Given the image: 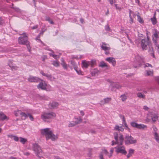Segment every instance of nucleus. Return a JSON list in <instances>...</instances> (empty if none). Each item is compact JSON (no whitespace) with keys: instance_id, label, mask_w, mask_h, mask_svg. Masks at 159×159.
I'll list each match as a JSON object with an SVG mask.
<instances>
[{"instance_id":"1","label":"nucleus","mask_w":159,"mask_h":159,"mask_svg":"<svg viewBox=\"0 0 159 159\" xmlns=\"http://www.w3.org/2000/svg\"><path fill=\"white\" fill-rule=\"evenodd\" d=\"M140 42H141V46L142 49L143 50H146L147 48V46H148L149 47V49H148V52L150 54L151 56H152L153 58H155V57L154 54L152 43L149 40L148 37L147 36L146 38H145L142 40L138 39L135 41V43L137 44L139 43Z\"/></svg>"},{"instance_id":"2","label":"nucleus","mask_w":159,"mask_h":159,"mask_svg":"<svg viewBox=\"0 0 159 159\" xmlns=\"http://www.w3.org/2000/svg\"><path fill=\"white\" fill-rule=\"evenodd\" d=\"M41 134L45 135L47 140L51 139L52 141H54L58 138L57 135L53 134L52 130L49 128H46L40 129Z\"/></svg>"},{"instance_id":"3","label":"nucleus","mask_w":159,"mask_h":159,"mask_svg":"<svg viewBox=\"0 0 159 159\" xmlns=\"http://www.w3.org/2000/svg\"><path fill=\"white\" fill-rule=\"evenodd\" d=\"M28 34L25 33L20 34V44L25 45L26 46L28 51L30 52L31 47L30 42L28 40Z\"/></svg>"},{"instance_id":"4","label":"nucleus","mask_w":159,"mask_h":159,"mask_svg":"<svg viewBox=\"0 0 159 159\" xmlns=\"http://www.w3.org/2000/svg\"><path fill=\"white\" fill-rule=\"evenodd\" d=\"M56 116L55 114L53 112H44L42 114L41 118L45 122H49Z\"/></svg>"},{"instance_id":"5","label":"nucleus","mask_w":159,"mask_h":159,"mask_svg":"<svg viewBox=\"0 0 159 159\" xmlns=\"http://www.w3.org/2000/svg\"><path fill=\"white\" fill-rule=\"evenodd\" d=\"M114 134L115 142L112 141L111 145L113 146L115 144H117L119 145H122L124 141V138L123 135L121 134L118 135L116 133H115Z\"/></svg>"},{"instance_id":"6","label":"nucleus","mask_w":159,"mask_h":159,"mask_svg":"<svg viewBox=\"0 0 159 159\" xmlns=\"http://www.w3.org/2000/svg\"><path fill=\"white\" fill-rule=\"evenodd\" d=\"M33 148L36 155L39 157H41L39 155L42 154L43 152L41 148L38 144L37 143L33 144Z\"/></svg>"},{"instance_id":"7","label":"nucleus","mask_w":159,"mask_h":159,"mask_svg":"<svg viewBox=\"0 0 159 159\" xmlns=\"http://www.w3.org/2000/svg\"><path fill=\"white\" fill-rule=\"evenodd\" d=\"M137 140L130 135H126L125 137V143L126 144H130L136 143Z\"/></svg>"},{"instance_id":"8","label":"nucleus","mask_w":159,"mask_h":159,"mask_svg":"<svg viewBox=\"0 0 159 159\" xmlns=\"http://www.w3.org/2000/svg\"><path fill=\"white\" fill-rule=\"evenodd\" d=\"M37 87L38 89L45 90L47 91H50L52 89L51 86L47 85L45 82L40 83Z\"/></svg>"},{"instance_id":"9","label":"nucleus","mask_w":159,"mask_h":159,"mask_svg":"<svg viewBox=\"0 0 159 159\" xmlns=\"http://www.w3.org/2000/svg\"><path fill=\"white\" fill-rule=\"evenodd\" d=\"M115 148L116 149L115 151L117 153H120L124 154H125L126 153L124 146L118 145Z\"/></svg>"},{"instance_id":"10","label":"nucleus","mask_w":159,"mask_h":159,"mask_svg":"<svg viewBox=\"0 0 159 159\" xmlns=\"http://www.w3.org/2000/svg\"><path fill=\"white\" fill-rule=\"evenodd\" d=\"M130 125L131 126L133 127H135L139 129H144L147 128L146 125L144 124H139L136 122H131Z\"/></svg>"},{"instance_id":"11","label":"nucleus","mask_w":159,"mask_h":159,"mask_svg":"<svg viewBox=\"0 0 159 159\" xmlns=\"http://www.w3.org/2000/svg\"><path fill=\"white\" fill-rule=\"evenodd\" d=\"M148 117H151L153 122L156 121L158 119V115L157 113H154L149 112L148 115Z\"/></svg>"},{"instance_id":"12","label":"nucleus","mask_w":159,"mask_h":159,"mask_svg":"<svg viewBox=\"0 0 159 159\" xmlns=\"http://www.w3.org/2000/svg\"><path fill=\"white\" fill-rule=\"evenodd\" d=\"M29 82H37L40 81V79L36 77L30 76L28 79Z\"/></svg>"},{"instance_id":"13","label":"nucleus","mask_w":159,"mask_h":159,"mask_svg":"<svg viewBox=\"0 0 159 159\" xmlns=\"http://www.w3.org/2000/svg\"><path fill=\"white\" fill-rule=\"evenodd\" d=\"M101 48L102 49L105 51V53L106 54H107L109 53V52H107V51H109L110 49V48L107 46L106 44L103 43L101 46Z\"/></svg>"},{"instance_id":"14","label":"nucleus","mask_w":159,"mask_h":159,"mask_svg":"<svg viewBox=\"0 0 159 159\" xmlns=\"http://www.w3.org/2000/svg\"><path fill=\"white\" fill-rule=\"evenodd\" d=\"M105 60L109 63H111L113 66L115 65L116 62L114 58L112 57H109L107 58Z\"/></svg>"},{"instance_id":"15","label":"nucleus","mask_w":159,"mask_h":159,"mask_svg":"<svg viewBox=\"0 0 159 159\" xmlns=\"http://www.w3.org/2000/svg\"><path fill=\"white\" fill-rule=\"evenodd\" d=\"M90 64L89 61L84 60L82 61V67L83 68H87Z\"/></svg>"},{"instance_id":"16","label":"nucleus","mask_w":159,"mask_h":159,"mask_svg":"<svg viewBox=\"0 0 159 159\" xmlns=\"http://www.w3.org/2000/svg\"><path fill=\"white\" fill-rule=\"evenodd\" d=\"M58 103L53 102L49 104V106L50 108H54L57 107L58 105Z\"/></svg>"},{"instance_id":"17","label":"nucleus","mask_w":159,"mask_h":159,"mask_svg":"<svg viewBox=\"0 0 159 159\" xmlns=\"http://www.w3.org/2000/svg\"><path fill=\"white\" fill-rule=\"evenodd\" d=\"M8 117L7 116L2 112H0V120H8Z\"/></svg>"},{"instance_id":"18","label":"nucleus","mask_w":159,"mask_h":159,"mask_svg":"<svg viewBox=\"0 0 159 159\" xmlns=\"http://www.w3.org/2000/svg\"><path fill=\"white\" fill-rule=\"evenodd\" d=\"M158 37V35L157 32H156L154 33L152 36V40L153 41L155 42V44L157 43V40Z\"/></svg>"},{"instance_id":"19","label":"nucleus","mask_w":159,"mask_h":159,"mask_svg":"<svg viewBox=\"0 0 159 159\" xmlns=\"http://www.w3.org/2000/svg\"><path fill=\"white\" fill-rule=\"evenodd\" d=\"M120 117L122 119L123 124L124 125L125 127L127 128H128V127L126 123L125 116L123 115H120Z\"/></svg>"},{"instance_id":"20","label":"nucleus","mask_w":159,"mask_h":159,"mask_svg":"<svg viewBox=\"0 0 159 159\" xmlns=\"http://www.w3.org/2000/svg\"><path fill=\"white\" fill-rule=\"evenodd\" d=\"M81 121V119L80 118L77 120L75 121V122L73 121V123H70L69 125V127H72L74 126L76 124L80 123Z\"/></svg>"},{"instance_id":"21","label":"nucleus","mask_w":159,"mask_h":159,"mask_svg":"<svg viewBox=\"0 0 159 159\" xmlns=\"http://www.w3.org/2000/svg\"><path fill=\"white\" fill-rule=\"evenodd\" d=\"M155 16H156V13L155 12L153 17L151 18V21L152 23V24L153 25H155L156 24L157 22V19L156 17Z\"/></svg>"},{"instance_id":"22","label":"nucleus","mask_w":159,"mask_h":159,"mask_svg":"<svg viewBox=\"0 0 159 159\" xmlns=\"http://www.w3.org/2000/svg\"><path fill=\"white\" fill-rule=\"evenodd\" d=\"M43 30V29H42V31H41V32L39 34V35L37 37V38H36V40H38L39 41V42L42 44L43 45V46H44V43H43V42H42L40 40V39H39L40 37V36L41 34H43V33H44V32L45 31V30Z\"/></svg>"},{"instance_id":"23","label":"nucleus","mask_w":159,"mask_h":159,"mask_svg":"<svg viewBox=\"0 0 159 159\" xmlns=\"http://www.w3.org/2000/svg\"><path fill=\"white\" fill-rule=\"evenodd\" d=\"M61 65H62L63 68L67 70V65L65 63L64 60L63 58L61 59Z\"/></svg>"},{"instance_id":"24","label":"nucleus","mask_w":159,"mask_h":159,"mask_svg":"<svg viewBox=\"0 0 159 159\" xmlns=\"http://www.w3.org/2000/svg\"><path fill=\"white\" fill-rule=\"evenodd\" d=\"M129 15H131V16H132V17L133 18H135L136 16L137 15H139V13L138 12H137V13L135 14L134 13V12L133 11H131V10H129Z\"/></svg>"},{"instance_id":"25","label":"nucleus","mask_w":159,"mask_h":159,"mask_svg":"<svg viewBox=\"0 0 159 159\" xmlns=\"http://www.w3.org/2000/svg\"><path fill=\"white\" fill-rule=\"evenodd\" d=\"M8 136L12 139H13L16 141H18L19 140V138L17 136H13L12 135H8Z\"/></svg>"},{"instance_id":"26","label":"nucleus","mask_w":159,"mask_h":159,"mask_svg":"<svg viewBox=\"0 0 159 159\" xmlns=\"http://www.w3.org/2000/svg\"><path fill=\"white\" fill-rule=\"evenodd\" d=\"M154 138L158 142H159V135L157 133H155L153 134Z\"/></svg>"},{"instance_id":"27","label":"nucleus","mask_w":159,"mask_h":159,"mask_svg":"<svg viewBox=\"0 0 159 159\" xmlns=\"http://www.w3.org/2000/svg\"><path fill=\"white\" fill-rule=\"evenodd\" d=\"M136 59L139 65L138 66H140V63L142 60L141 57L137 55L136 57Z\"/></svg>"},{"instance_id":"28","label":"nucleus","mask_w":159,"mask_h":159,"mask_svg":"<svg viewBox=\"0 0 159 159\" xmlns=\"http://www.w3.org/2000/svg\"><path fill=\"white\" fill-rule=\"evenodd\" d=\"M99 72L98 69H95L91 70V72L92 76H94L96 74H98Z\"/></svg>"},{"instance_id":"29","label":"nucleus","mask_w":159,"mask_h":159,"mask_svg":"<svg viewBox=\"0 0 159 159\" xmlns=\"http://www.w3.org/2000/svg\"><path fill=\"white\" fill-rule=\"evenodd\" d=\"M115 129L116 130L122 131L124 130V129L121 126L120 127L118 125H116L115 127Z\"/></svg>"},{"instance_id":"30","label":"nucleus","mask_w":159,"mask_h":159,"mask_svg":"<svg viewBox=\"0 0 159 159\" xmlns=\"http://www.w3.org/2000/svg\"><path fill=\"white\" fill-rule=\"evenodd\" d=\"M27 115H27L24 113L20 112V117H21V119L22 120H25L27 116Z\"/></svg>"},{"instance_id":"31","label":"nucleus","mask_w":159,"mask_h":159,"mask_svg":"<svg viewBox=\"0 0 159 159\" xmlns=\"http://www.w3.org/2000/svg\"><path fill=\"white\" fill-rule=\"evenodd\" d=\"M46 77L48 80L51 81H53L54 79V78L52 77L50 74H47Z\"/></svg>"},{"instance_id":"32","label":"nucleus","mask_w":159,"mask_h":159,"mask_svg":"<svg viewBox=\"0 0 159 159\" xmlns=\"http://www.w3.org/2000/svg\"><path fill=\"white\" fill-rule=\"evenodd\" d=\"M137 96L139 98H142L143 99H144L145 98V95L140 92L137 93Z\"/></svg>"},{"instance_id":"33","label":"nucleus","mask_w":159,"mask_h":159,"mask_svg":"<svg viewBox=\"0 0 159 159\" xmlns=\"http://www.w3.org/2000/svg\"><path fill=\"white\" fill-rule=\"evenodd\" d=\"M27 142V140L26 139L20 137V143L23 144H25Z\"/></svg>"},{"instance_id":"34","label":"nucleus","mask_w":159,"mask_h":159,"mask_svg":"<svg viewBox=\"0 0 159 159\" xmlns=\"http://www.w3.org/2000/svg\"><path fill=\"white\" fill-rule=\"evenodd\" d=\"M74 69L78 75H80L82 74L81 71L78 68L77 66L76 67H75Z\"/></svg>"},{"instance_id":"35","label":"nucleus","mask_w":159,"mask_h":159,"mask_svg":"<svg viewBox=\"0 0 159 159\" xmlns=\"http://www.w3.org/2000/svg\"><path fill=\"white\" fill-rule=\"evenodd\" d=\"M137 16L138 17L137 20L140 23H143L144 21L143 19L139 16V15H137Z\"/></svg>"},{"instance_id":"36","label":"nucleus","mask_w":159,"mask_h":159,"mask_svg":"<svg viewBox=\"0 0 159 159\" xmlns=\"http://www.w3.org/2000/svg\"><path fill=\"white\" fill-rule=\"evenodd\" d=\"M102 152L105 154L106 155H107L109 158L111 157L112 156V154H109L108 152H107V150L106 149H104L102 150Z\"/></svg>"},{"instance_id":"37","label":"nucleus","mask_w":159,"mask_h":159,"mask_svg":"<svg viewBox=\"0 0 159 159\" xmlns=\"http://www.w3.org/2000/svg\"><path fill=\"white\" fill-rule=\"evenodd\" d=\"M99 66L102 67H107V65L103 61L100 62Z\"/></svg>"},{"instance_id":"38","label":"nucleus","mask_w":159,"mask_h":159,"mask_svg":"<svg viewBox=\"0 0 159 159\" xmlns=\"http://www.w3.org/2000/svg\"><path fill=\"white\" fill-rule=\"evenodd\" d=\"M152 128L153 129V133L155 134V133H157L158 129L157 127L154 125H153L152 127Z\"/></svg>"},{"instance_id":"39","label":"nucleus","mask_w":159,"mask_h":159,"mask_svg":"<svg viewBox=\"0 0 159 159\" xmlns=\"http://www.w3.org/2000/svg\"><path fill=\"white\" fill-rule=\"evenodd\" d=\"M52 64L56 67H57L59 66V62L57 61H54Z\"/></svg>"},{"instance_id":"40","label":"nucleus","mask_w":159,"mask_h":159,"mask_svg":"<svg viewBox=\"0 0 159 159\" xmlns=\"http://www.w3.org/2000/svg\"><path fill=\"white\" fill-rule=\"evenodd\" d=\"M83 56L82 55H80V56L79 57H78L77 56H72L71 57L72 59H81L82 58Z\"/></svg>"},{"instance_id":"41","label":"nucleus","mask_w":159,"mask_h":159,"mask_svg":"<svg viewBox=\"0 0 159 159\" xmlns=\"http://www.w3.org/2000/svg\"><path fill=\"white\" fill-rule=\"evenodd\" d=\"M120 97L122 100L123 101L125 100L126 99V97L125 94L121 95Z\"/></svg>"},{"instance_id":"42","label":"nucleus","mask_w":159,"mask_h":159,"mask_svg":"<svg viewBox=\"0 0 159 159\" xmlns=\"http://www.w3.org/2000/svg\"><path fill=\"white\" fill-rule=\"evenodd\" d=\"M111 100V98H105L104 99V103H108Z\"/></svg>"},{"instance_id":"43","label":"nucleus","mask_w":159,"mask_h":159,"mask_svg":"<svg viewBox=\"0 0 159 159\" xmlns=\"http://www.w3.org/2000/svg\"><path fill=\"white\" fill-rule=\"evenodd\" d=\"M70 62L71 64L73 66L74 68H75V67H76L77 66L76 64L74 61L72 60L70 61Z\"/></svg>"},{"instance_id":"44","label":"nucleus","mask_w":159,"mask_h":159,"mask_svg":"<svg viewBox=\"0 0 159 159\" xmlns=\"http://www.w3.org/2000/svg\"><path fill=\"white\" fill-rule=\"evenodd\" d=\"M46 20L48 21V22L51 24H54V23L53 21L50 20V18L49 17H47L46 18Z\"/></svg>"},{"instance_id":"45","label":"nucleus","mask_w":159,"mask_h":159,"mask_svg":"<svg viewBox=\"0 0 159 159\" xmlns=\"http://www.w3.org/2000/svg\"><path fill=\"white\" fill-rule=\"evenodd\" d=\"M152 71H146V74L147 75H150L152 74Z\"/></svg>"},{"instance_id":"46","label":"nucleus","mask_w":159,"mask_h":159,"mask_svg":"<svg viewBox=\"0 0 159 159\" xmlns=\"http://www.w3.org/2000/svg\"><path fill=\"white\" fill-rule=\"evenodd\" d=\"M105 30H106L108 31H110V29L109 26L108 25H107L105 26Z\"/></svg>"},{"instance_id":"47","label":"nucleus","mask_w":159,"mask_h":159,"mask_svg":"<svg viewBox=\"0 0 159 159\" xmlns=\"http://www.w3.org/2000/svg\"><path fill=\"white\" fill-rule=\"evenodd\" d=\"M28 116L29 117L30 120L31 121L34 120V118L33 116L30 114H28L27 116Z\"/></svg>"},{"instance_id":"48","label":"nucleus","mask_w":159,"mask_h":159,"mask_svg":"<svg viewBox=\"0 0 159 159\" xmlns=\"http://www.w3.org/2000/svg\"><path fill=\"white\" fill-rule=\"evenodd\" d=\"M129 17L130 19V20L129 21V23L131 24H132L133 22V20L132 18V16H131V15H129Z\"/></svg>"},{"instance_id":"49","label":"nucleus","mask_w":159,"mask_h":159,"mask_svg":"<svg viewBox=\"0 0 159 159\" xmlns=\"http://www.w3.org/2000/svg\"><path fill=\"white\" fill-rule=\"evenodd\" d=\"M134 152V150L133 149H130L129 150V153L131 155L133 154Z\"/></svg>"},{"instance_id":"50","label":"nucleus","mask_w":159,"mask_h":159,"mask_svg":"<svg viewBox=\"0 0 159 159\" xmlns=\"http://www.w3.org/2000/svg\"><path fill=\"white\" fill-rule=\"evenodd\" d=\"M115 87L117 89H119L121 88V86L118 83H116L114 85Z\"/></svg>"},{"instance_id":"51","label":"nucleus","mask_w":159,"mask_h":159,"mask_svg":"<svg viewBox=\"0 0 159 159\" xmlns=\"http://www.w3.org/2000/svg\"><path fill=\"white\" fill-rule=\"evenodd\" d=\"M20 114V112L19 111H15V115L16 116H18Z\"/></svg>"},{"instance_id":"52","label":"nucleus","mask_w":159,"mask_h":159,"mask_svg":"<svg viewBox=\"0 0 159 159\" xmlns=\"http://www.w3.org/2000/svg\"><path fill=\"white\" fill-rule=\"evenodd\" d=\"M148 66H150V67H152V65L149 63H146L145 64V66H144V67H148Z\"/></svg>"},{"instance_id":"53","label":"nucleus","mask_w":159,"mask_h":159,"mask_svg":"<svg viewBox=\"0 0 159 159\" xmlns=\"http://www.w3.org/2000/svg\"><path fill=\"white\" fill-rule=\"evenodd\" d=\"M51 56H52L55 59H57V58L59 57L57 56L55 54H52L51 55Z\"/></svg>"},{"instance_id":"54","label":"nucleus","mask_w":159,"mask_h":159,"mask_svg":"<svg viewBox=\"0 0 159 159\" xmlns=\"http://www.w3.org/2000/svg\"><path fill=\"white\" fill-rule=\"evenodd\" d=\"M155 80L159 84V76L156 77L155 78Z\"/></svg>"},{"instance_id":"55","label":"nucleus","mask_w":159,"mask_h":159,"mask_svg":"<svg viewBox=\"0 0 159 159\" xmlns=\"http://www.w3.org/2000/svg\"><path fill=\"white\" fill-rule=\"evenodd\" d=\"M110 3L112 5L114 2H115V0H109Z\"/></svg>"},{"instance_id":"56","label":"nucleus","mask_w":159,"mask_h":159,"mask_svg":"<svg viewBox=\"0 0 159 159\" xmlns=\"http://www.w3.org/2000/svg\"><path fill=\"white\" fill-rule=\"evenodd\" d=\"M38 25H35L33 27H32L31 29L33 30L36 29L38 28Z\"/></svg>"},{"instance_id":"57","label":"nucleus","mask_w":159,"mask_h":159,"mask_svg":"<svg viewBox=\"0 0 159 159\" xmlns=\"http://www.w3.org/2000/svg\"><path fill=\"white\" fill-rule=\"evenodd\" d=\"M143 109L147 111L149 109V108L146 106H144L143 107Z\"/></svg>"},{"instance_id":"58","label":"nucleus","mask_w":159,"mask_h":159,"mask_svg":"<svg viewBox=\"0 0 159 159\" xmlns=\"http://www.w3.org/2000/svg\"><path fill=\"white\" fill-rule=\"evenodd\" d=\"M40 73L41 74H42L44 76H46V75L47 74H45V73H44L43 71H41L40 72Z\"/></svg>"},{"instance_id":"59","label":"nucleus","mask_w":159,"mask_h":159,"mask_svg":"<svg viewBox=\"0 0 159 159\" xmlns=\"http://www.w3.org/2000/svg\"><path fill=\"white\" fill-rule=\"evenodd\" d=\"M46 58H47V57H46V56L45 55L43 56L42 57V60L43 61H44L45 60V59Z\"/></svg>"},{"instance_id":"60","label":"nucleus","mask_w":159,"mask_h":159,"mask_svg":"<svg viewBox=\"0 0 159 159\" xmlns=\"http://www.w3.org/2000/svg\"><path fill=\"white\" fill-rule=\"evenodd\" d=\"M99 157L100 159H104L103 155H102V154H100L99 155Z\"/></svg>"},{"instance_id":"61","label":"nucleus","mask_w":159,"mask_h":159,"mask_svg":"<svg viewBox=\"0 0 159 159\" xmlns=\"http://www.w3.org/2000/svg\"><path fill=\"white\" fill-rule=\"evenodd\" d=\"M91 63L92 64V65H93L95 63V60H92L91 61Z\"/></svg>"},{"instance_id":"62","label":"nucleus","mask_w":159,"mask_h":159,"mask_svg":"<svg viewBox=\"0 0 159 159\" xmlns=\"http://www.w3.org/2000/svg\"><path fill=\"white\" fill-rule=\"evenodd\" d=\"M155 45H156L157 47V49H158V52H159V45L157 44V43L155 44Z\"/></svg>"},{"instance_id":"63","label":"nucleus","mask_w":159,"mask_h":159,"mask_svg":"<svg viewBox=\"0 0 159 159\" xmlns=\"http://www.w3.org/2000/svg\"><path fill=\"white\" fill-rule=\"evenodd\" d=\"M113 152V148H111L110 149V153L112 154Z\"/></svg>"},{"instance_id":"64","label":"nucleus","mask_w":159,"mask_h":159,"mask_svg":"<svg viewBox=\"0 0 159 159\" xmlns=\"http://www.w3.org/2000/svg\"><path fill=\"white\" fill-rule=\"evenodd\" d=\"M80 22L82 24L84 22V19L82 18H81L80 20Z\"/></svg>"}]
</instances>
